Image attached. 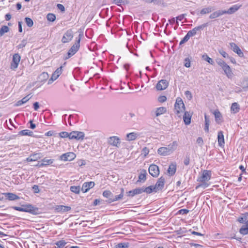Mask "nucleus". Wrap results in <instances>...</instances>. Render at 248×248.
I'll list each match as a JSON object with an SVG mask.
<instances>
[{
  "label": "nucleus",
  "instance_id": "864d4df0",
  "mask_svg": "<svg viewBox=\"0 0 248 248\" xmlns=\"http://www.w3.org/2000/svg\"><path fill=\"white\" fill-rule=\"evenodd\" d=\"M218 52L224 58H229L228 54L222 49L218 50Z\"/></svg>",
  "mask_w": 248,
  "mask_h": 248
},
{
  "label": "nucleus",
  "instance_id": "a18cd8bd",
  "mask_svg": "<svg viewBox=\"0 0 248 248\" xmlns=\"http://www.w3.org/2000/svg\"><path fill=\"white\" fill-rule=\"evenodd\" d=\"M47 19L51 22H53L56 20V16L54 14L49 13L46 16Z\"/></svg>",
  "mask_w": 248,
  "mask_h": 248
},
{
  "label": "nucleus",
  "instance_id": "4468645a",
  "mask_svg": "<svg viewBox=\"0 0 248 248\" xmlns=\"http://www.w3.org/2000/svg\"><path fill=\"white\" fill-rule=\"evenodd\" d=\"M221 68L223 70L224 74L228 78L230 79H232V78L233 77V73L231 67L228 64H226Z\"/></svg>",
  "mask_w": 248,
  "mask_h": 248
},
{
  "label": "nucleus",
  "instance_id": "e2e57ef3",
  "mask_svg": "<svg viewBox=\"0 0 248 248\" xmlns=\"http://www.w3.org/2000/svg\"><path fill=\"white\" fill-rule=\"evenodd\" d=\"M57 7L62 12H64L65 11V8L64 6L61 4H58Z\"/></svg>",
  "mask_w": 248,
  "mask_h": 248
},
{
  "label": "nucleus",
  "instance_id": "4d7b16f0",
  "mask_svg": "<svg viewBox=\"0 0 248 248\" xmlns=\"http://www.w3.org/2000/svg\"><path fill=\"white\" fill-rule=\"evenodd\" d=\"M185 95L188 100H191L192 98V94L189 91H186L185 92Z\"/></svg>",
  "mask_w": 248,
  "mask_h": 248
},
{
  "label": "nucleus",
  "instance_id": "9b49d317",
  "mask_svg": "<svg viewBox=\"0 0 248 248\" xmlns=\"http://www.w3.org/2000/svg\"><path fill=\"white\" fill-rule=\"evenodd\" d=\"M73 37V34L72 31L71 30H68L63 35L62 39V42L63 43H68L72 39Z\"/></svg>",
  "mask_w": 248,
  "mask_h": 248
},
{
  "label": "nucleus",
  "instance_id": "ddd939ff",
  "mask_svg": "<svg viewBox=\"0 0 248 248\" xmlns=\"http://www.w3.org/2000/svg\"><path fill=\"white\" fill-rule=\"evenodd\" d=\"M207 26V24H203L200 26H199L198 27H196L194 28H193L192 30H190L188 31L187 33V34L190 37L194 35H195L196 34L197 31H200L203 29L204 28Z\"/></svg>",
  "mask_w": 248,
  "mask_h": 248
},
{
  "label": "nucleus",
  "instance_id": "603ef678",
  "mask_svg": "<svg viewBox=\"0 0 248 248\" xmlns=\"http://www.w3.org/2000/svg\"><path fill=\"white\" fill-rule=\"evenodd\" d=\"M189 38L190 37L186 34V35L183 38V39L180 42V45H181L186 43L189 40Z\"/></svg>",
  "mask_w": 248,
  "mask_h": 248
},
{
  "label": "nucleus",
  "instance_id": "79ce46f5",
  "mask_svg": "<svg viewBox=\"0 0 248 248\" xmlns=\"http://www.w3.org/2000/svg\"><path fill=\"white\" fill-rule=\"evenodd\" d=\"M66 244V243L64 240L59 241L55 243V245L57 246L55 248H63Z\"/></svg>",
  "mask_w": 248,
  "mask_h": 248
},
{
  "label": "nucleus",
  "instance_id": "c9c22d12",
  "mask_svg": "<svg viewBox=\"0 0 248 248\" xmlns=\"http://www.w3.org/2000/svg\"><path fill=\"white\" fill-rule=\"evenodd\" d=\"M123 197V193H120L119 195L116 196L114 198H109L107 201L108 203H110L115 201H118L119 200H121Z\"/></svg>",
  "mask_w": 248,
  "mask_h": 248
},
{
  "label": "nucleus",
  "instance_id": "4c0bfd02",
  "mask_svg": "<svg viewBox=\"0 0 248 248\" xmlns=\"http://www.w3.org/2000/svg\"><path fill=\"white\" fill-rule=\"evenodd\" d=\"M49 77V75L46 72H43L39 77V78L41 82L46 80Z\"/></svg>",
  "mask_w": 248,
  "mask_h": 248
},
{
  "label": "nucleus",
  "instance_id": "20e7f679",
  "mask_svg": "<svg viewBox=\"0 0 248 248\" xmlns=\"http://www.w3.org/2000/svg\"><path fill=\"white\" fill-rule=\"evenodd\" d=\"M83 35L82 34H79V38L78 40L77 41V42L72 46L71 48L69 50L67 55L68 56L65 58V59H67L74 55L77 51L78 50L80 46V41L81 39V37Z\"/></svg>",
  "mask_w": 248,
  "mask_h": 248
},
{
  "label": "nucleus",
  "instance_id": "49530a36",
  "mask_svg": "<svg viewBox=\"0 0 248 248\" xmlns=\"http://www.w3.org/2000/svg\"><path fill=\"white\" fill-rule=\"evenodd\" d=\"M103 195L104 197L107 198L108 199L109 198H112V193L109 190L104 191L103 193Z\"/></svg>",
  "mask_w": 248,
  "mask_h": 248
},
{
  "label": "nucleus",
  "instance_id": "7c9ffc66",
  "mask_svg": "<svg viewBox=\"0 0 248 248\" xmlns=\"http://www.w3.org/2000/svg\"><path fill=\"white\" fill-rule=\"evenodd\" d=\"M167 111V109L166 108L161 107L158 108L156 109L155 110V116L158 117L162 114L165 113Z\"/></svg>",
  "mask_w": 248,
  "mask_h": 248
},
{
  "label": "nucleus",
  "instance_id": "8fccbe9b",
  "mask_svg": "<svg viewBox=\"0 0 248 248\" xmlns=\"http://www.w3.org/2000/svg\"><path fill=\"white\" fill-rule=\"evenodd\" d=\"M129 247L128 243H120L116 245L117 248H127Z\"/></svg>",
  "mask_w": 248,
  "mask_h": 248
},
{
  "label": "nucleus",
  "instance_id": "f3484780",
  "mask_svg": "<svg viewBox=\"0 0 248 248\" xmlns=\"http://www.w3.org/2000/svg\"><path fill=\"white\" fill-rule=\"evenodd\" d=\"M94 186L93 182H86L82 186L81 190L84 192H87L90 188Z\"/></svg>",
  "mask_w": 248,
  "mask_h": 248
},
{
  "label": "nucleus",
  "instance_id": "6e6d98bb",
  "mask_svg": "<svg viewBox=\"0 0 248 248\" xmlns=\"http://www.w3.org/2000/svg\"><path fill=\"white\" fill-rule=\"evenodd\" d=\"M31 96H30V94H28L21 99L22 102H23L24 104H25L27 101H28L31 98Z\"/></svg>",
  "mask_w": 248,
  "mask_h": 248
},
{
  "label": "nucleus",
  "instance_id": "338daca9",
  "mask_svg": "<svg viewBox=\"0 0 248 248\" xmlns=\"http://www.w3.org/2000/svg\"><path fill=\"white\" fill-rule=\"evenodd\" d=\"M142 153L145 156L147 155L149 153V150L147 147H144L142 149Z\"/></svg>",
  "mask_w": 248,
  "mask_h": 248
},
{
  "label": "nucleus",
  "instance_id": "09e8293b",
  "mask_svg": "<svg viewBox=\"0 0 248 248\" xmlns=\"http://www.w3.org/2000/svg\"><path fill=\"white\" fill-rule=\"evenodd\" d=\"M24 212H32L33 211V207L31 205H27L23 206Z\"/></svg>",
  "mask_w": 248,
  "mask_h": 248
},
{
  "label": "nucleus",
  "instance_id": "f704fd0d",
  "mask_svg": "<svg viewBox=\"0 0 248 248\" xmlns=\"http://www.w3.org/2000/svg\"><path fill=\"white\" fill-rule=\"evenodd\" d=\"M231 109L232 112L233 113L238 112L240 109L238 104L237 103H232Z\"/></svg>",
  "mask_w": 248,
  "mask_h": 248
},
{
  "label": "nucleus",
  "instance_id": "7ed1b4c3",
  "mask_svg": "<svg viewBox=\"0 0 248 248\" xmlns=\"http://www.w3.org/2000/svg\"><path fill=\"white\" fill-rule=\"evenodd\" d=\"M211 178V171L207 170L203 171L201 177H200L198 181L203 183L202 184L196 186V189L199 187H202L205 188L208 186V184L205 183V182L208 181Z\"/></svg>",
  "mask_w": 248,
  "mask_h": 248
},
{
  "label": "nucleus",
  "instance_id": "774afa93",
  "mask_svg": "<svg viewBox=\"0 0 248 248\" xmlns=\"http://www.w3.org/2000/svg\"><path fill=\"white\" fill-rule=\"evenodd\" d=\"M247 218L246 217H239L238 219V221L240 222V223H243L244 221H247Z\"/></svg>",
  "mask_w": 248,
  "mask_h": 248
},
{
  "label": "nucleus",
  "instance_id": "f03ea898",
  "mask_svg": "<svg viewBox=\"0 0 248 248\" xmlns=\"http://www.w3.org/2000/svg\"><path fill=\"white\" fill-rule=\"evenodd\" d=\"M185 111V106L182 99L178 97L176 99L174 105V112L177 116L180 117Z\"/></svg>",
  "mask_w": 248,
  "mask_h": 248
},
{
  "label": "nucleus",
  "instance_id": "69168bd1",
  "mask_svg": "<svg viewBox=\"0 0 248 248\" xmlns=\"http://www.w3.org/2000/svg\"><path fill=\"white\" fill-rule=\"evenodd\" d=\"M189 162H190V158H189V157L188 156H186V158L184 160V164L185 165H188L189 164Z\"/></svg>",
  "mask_w": 248,
  "mask_h": 248
},
{
  "label": "nucleus",
  "instance_id": "2f4dec72",
  "mask_svg": "<svg viewBox=\"0 0 248 248\" xmlns=\"http://www.w3.org/2000/svg\"><path fill=\"white\" fill-rule=\"evenodd\" d=\"M5 195L7 198L10 201L17 200L19 198L17 195L12 193H7Z\"/></svg>",
  "mask_w": 248,
  "mask_h": 248
},
{
  "label": "nucleus",
  "instance_id": "37998d69",
  "mask_svg": "<svg viewBox=\"0 0 248 248\" xmlns=\"http://www.w3.org/2000/svg\"><path fill=\"white\" fill-rule=\"evenodd\" d=\"M9 28L7 26H3L0 30V36H2L5 33L8 32Z\"/></svg>",
  "mask_w": 248,
  "mask_h": 248
},
{
  "label": "nucleus",
  "instance_id": "de8ad7c7",
  "mask_svg": "<svg viewBox=\"0 0 248 248\" xmlns=\"http://www.w3.org/2000/svg\"><path fill=\"white\" fill-rule=\"evenodd\" d=\"M25 20L26 23L28 27H31L33 26V22L31 18L26 17Z\"/></svg>",
  "mask_w": 248,
  "mask_h": 248
},
{
  "label": "nucleus",
  "instance_id": "dca6fc26",
  "mask_svg": "<svg viewBox=\"0 0 248 248\" xmlns=\"http://www.w3.org/2000/svg\"><path fill=\"white\" fill-rule=\"evenodd\" d=\"M164 184L165 179L163 177H161L154 186L155 191L156 192L158 190H161L164 187Z\"/></svg>",
  "mask_w": 248,
  "mask_h": 248
},
{
  "label": "nucleus",
  "instance_id": "cd10ccee",
  "mask_svg": "<svg viewBox=\"0 0 248 248\" xmlns=\"http://www.w3.org/2000/svg\"><path fill=\"white\" fill-rule=\"evenodd\" d=\"M214 114L215 115L216 122L218 124L221 123L222 115L221 113L218 110H216L214 112Z\"/></svg>",
  "mask_w": 248,
  "mask_h": 248
},
{
  "label": "nucleus",
  "instance_id": "13d9d810",
  "mask_svg": "<svg viewBox=\"0 0 248 248\" xmlns=\"http://www.w3.org/2000/svg\"><path fill=\"white\" fill-rule=\"evenodd\" d=\"M184 65L187 68L190 67V61L188 58L185 59Z\"/></svg>",
  "mask_w": 248,
  "mask_h": 248
},
{
  "label": "nucleus",
  "instance_id": "393cba45",
  "mask_svg": "<svg viewBox=\"0 0 248 248\" xmlns=\"http://www.w3.org/2000/svg\"><path fill=\"white\" fill-rule=\"evenodd\" d=\"M41 156L39 154H35L31 155L29 157L27 158L26 161L27 162H31L40 159Z\"/></svg>",
  "mask_w": 248,
  "mask_h": 248
},
{
  "label": "nucleus",
  "instance_id": "6ab92c4d",
  "mask_svg": "<svg viewBox=\"0 0 248 248\" xmlns=\"http://www.w3.org/2000/svg\"><path fill=\"white\" fill-rule=\"evenodd\" d=\"M142 193H143V190L141 187H139L128 191L127 194L128 196L133 197L136 195L140 194Z\"/></svg>",
  "mask_w": 248,
  "mask_h": 248
},
{
  "label": "nucleus",
  "instance_id": "39448f33",
  "mask_svg": "<svg viewBox=\"0 0 248 248\" xmlns=\"http://www.w3.org/2000/svg\"><path fill=\"white\" fill-rule=\"evenodd\" d=\"M108 144L112 146L118 148L121 143L120 139L117 136H111L109 137L107 140Z\"/></svg>",
  "mask_w": 248,
  "mask_h": 248
},
{
  "label": "nucleus",
  "instance_id": "c756f323",
  "mask_svg": "<svg viewBox=\"0 0 248 248\" xmlns=\"http://www.w3.org/2000/svg\"><path fill=\"white\" fill-rule=\"evenodd\" d=\"M176 170V165L175 164H171L168 168V172L170 175H173L175 174Z\"/></svg>",
  "mask_w": 248,
  "mask_h": 248
},
{
  "label": "nucleus",
  "instance_id": "aec40b11",
  "mask_svg": "<svg viewBox=\"0 0 248 248\" xmlns=\"http://www.w3.org/2000/svg\"><path fill=\"white\" fill-rule=\"evenodd\" d=\"M71 209V207L64 205H57L55 207V210L57 212H66Z\"/></svg>",
  "mask_w": 248,
  "mask_h": 248
},
{
  "label": "nucleus",
  "instance_id": "0eeeda50",
  "mask_svg": "<svg viewBox=\"0 0 248 248\" xmlns=\"http://www.w3.org/2000/svg\"><path fill=\"white\" fill-rule=\"evenodd\" d=\"M62 67L60 66L58 68L56 71L53 73L51 78L49 79L48 81V84H51L54 80L57 79L60 75L62 73Z\"/></svg>",
  "mask_w": 248,
  "mask_h": 248
},
{
  "label": "nucleus",
  "instance_id": "58836bf2",
  "mask_svg": "<svg viewBox=\"0 0 248 248\" xmlns=\"http://www.w3.org/2000/svg\"><path fill=\"white\" fill-rule=\"evenodd\" d=\"M19 134L21 135H24V136H33V132L28 130H23L19 132Z\"/></svg>",
  "mask_w": 248,
  "mask_h": 248
},
{
  "label": "nucleus",
  "instance_id": "a878e982",
  "mask_svg": "<svg viewBox=\"0 0 248 248\" xmlns=\"http://www.w3.org/2000/svg\"><path fill=\"white\" fill-rule=\"evenodd\" d=\"M53 162V159H48L46 158H45L42 160V163L41 164L38 163L35 166L41 167V166H46L47 165L51 164Z\"/></svg>",
  "mask_w": 248,
  "mask_h": 248
},
{
  "label": "nucleus",
  "instance_id": "5fc2aeb1",
  "mask_svg": "<svg viewBox=\"0 0 248 248\" xmlns=\"http://www.w3.org/2000/svg\"><path fill=\"white\" fill-rule=\"evenodd\" d=\"M167 100V97L166 96L161 95L158 97V101L160 103H163Z\"/></svg>",
  "mask_w": 248,
  "mask_h": 248
},
{
  "label": "nucleus",
  "instance_id": "412c9836",
  "mask_svg": "<svg viewBox=\"0 0 248 248\" xmlns=\"http://www.w3.org/2000/svg\"><path fill=\"white\" fill-rule=\"evenodd\" d=\"M139 135L135 132H131L126 135V140L127 141H132L135 140Z\"/></svg>",
  "mask_w": 248,
  "mask_h": 248
},
{
  "label": "nucleus",
  "instance_id": "423d86ee",
  "mask_svg": "<svg viewBox=\"0 0 248 248\" xmlns=\"http://www.w3.org/2000/svg\"><path fill=\"white\" fill-rule=\"evenodd\" d=\"M85 137V134L83 132L73 131L71 132L70 140H83Z\"/></svg>",
  "mask_w": 248,
  "mask_h": 248
},
{
  "label": "nucleus",
  "instance_id": "f257e3e1",
  "mask_svg": "<svg viewBox=\"0 0 248 248\" xmlns=\"http://www.w3.org/2000/svg\"><path fill=\"white\" fill-rule=\"evenodd\" d=\"M177 146V142L176 141H174L168 145L167 147H162L159 148L157 150V153L160 155H169L176 150Z\"/></svg>",
  "mask_w": 248,
  "mask_h": 248
},
{
  "label": "nucleus",
  "instance_id": "e433bc0d",
  "mask_svg": "<svg viewBox=\"0 0 248 248\" xmlns=\"http://www.w3.org/2000/svg\"><path fill=\"white\" fill-rule=\"evenodd\" d=\"M141 189L143 190V192H146L147 193H151L153 191H155L154 186H151L147 187H142Z\"/></svg>",
  "mask_w": 248,
  "mask_h": 248
},
{
  "label": "nucleus",
  "instance_id": "a19ab883",
  "mask_svg": "<svg viewBox=\"0 0 248 248\" xmlns=\"http://www.w3.org/2000/svg\"><path fill=\"white\" fill-rule=\"evenodd\" d=\"M70 189L72 192L76 194H79L80 190V186H71Z\"/></svg>",
  "mask_w": 248,
  "mask_h": 248
},
{
  "label": "nucleus",
  "instance_id": "c03bdc74",
  "mask_svg": "<svg viewBox=\"0 0 248 248\" xmlns=\"http://www.w3.org/2000/svg\"><path fill=\"white\" fill-rule=\"evenodd\" d=\"M60 136L62 138H68L70 140L71 138V132L68 133L67 132H62L59 134Z\"/></svg>",
  "mask_w": 248,
  "mask_h": 248
},
{
  "label": "nucleus",
  "instance_id": "bf43d9fd",
  "mask_svg": "<svg viewBox=\"0 0 248 248\" xmlns=\"http://www.w3.org/2000/svg\"><path fill=\"white\" fill-rule=\"evenodd\" d=\"M26 45V41L23 40L21 44L18 45L17 47L18 49L22 48L25 46Z\"/></svg>",
  "mask_w": 248,
  "mask_h": 248
},
{
  "label": "nucleus",
  "instance_id": "a211bd4d",
  "mask_svg": "<svg viewBox=\"0 0 248 248\" xmlns=\"http://www.w3.org/2000/svg\"><path fill=\"white\" fill-rule=\"evenodd\" d=\"M225 14V10H219L214 12L209 16L210 19H214L219 17Z\"/></svg>",
  "mask_w": 248,
  "mask_h": 248
},
{
  "label": "nucleus",
  "instance_id": "ea45409f",
  "mask_svg": "<svg viewBox=\"0 0 248 248\" xmlns=\"http://www.w3.org/2000/svg\"><path fill=\"white\" fill-rule=\"evenodd\" d=\"M202 59L207 62L210 64L213 65L214 64V62L212 60V59L210 58L207 55L204 54L202 56Z\"/></svg>",
  "mask_w": 248,
  "mask_h": 248
},
{
  "label": "nucleus",
  "instance_id": "0e129e2a",
  "mask_svg": "<svg viewBox=\"0 0 248 248\" xmlns=\"http://www.w3.org/2000/svg\"><path fill=\"white\" fill-rule=\"evenodd\" d=\"M197 143L200 144L201 146L202 145L203 143L202 139L201 137H199L197 140Z\"/></svg>",
  "mask_w": 248,
  "mask_h": 248
},
{
  "label": "nucleus",
  "instance_id": "4be33fe9",
  "mask_svg": "<svg viewBox=\"0 0 248 248\" xmlns=\"http://www.w3.org/2000/svg\"><path fill=\"white\" fill-rule=\"evenodd\" d=\"M214 10V8L212 6H208L206 7L203 8L200 12V14L201 15H203L205 14H207L210 13L212 11Z\"/></svg>",
  "mask_w": 248,
  "mask_h": 248
},
{
  "label": "nucleus",
  "instance_id": "2eb2a0df",
  "mask_svg": "<svg viewBox=\"0 0 248 248\" xmlns=\"http://www.w3.org/2000/svg\"><path fill=\"white\" fill-rule=\"evenodd\" d=\"M230 45L231 46V48L233 50V51L237 53L239 57H244L243 53L236 44L234 43H231L230 44Z\"/></svg>",
  "mask_w": 248,
  "mask_h": 248
},
{
  "label": "nucleus",
  "instance_id": "052dcab7",
  "mask_svg": "<svg viewBox=\"0 0 248 248\" xmlns=\"http://www.w3.org/2000/svg\"><path fill=\"white\" fill-rule=\"evenodd\" d=\"M77 163L78 164L79 166H82L86 164L85 161L84 160L80 159L78 160L77 162Z\"/></svg>",
  "mask_w": 248,
  "mask_h": 248
},
{
  "label": "nucleus",
  "instance_id": "9d476101",
  "mask_svg": "<svg viewBox=\"0 0 248 248\" xmlns=\"http://www.w3.org/2000/svg\"><path fill=\"white\" fill-rule=\"evenodd\" d=\"M21 57L18 54H15L13 56L12 62L11 64V69H16L20 61Z\"/></svg>",
  "mask_w": 248,
  "mask_h": 248
},
{
  "label": "nucleus",
  "instance_id": "c85d7f7f",
  "mask_svg": "<svg viewBox=\"0 0 248 248\" xmlns=\"http://www.w3.org/2000/svg\"><path fill=\"white\" fill-rule=\"evenodd\" d=\"M239 232L243 235H246L248 234V220L247 221L245 224L240 229Z\"/></svg>",
  "mask_w": 248,
  "mask_h": 248
},
{
  "label": "nucleus",
  "instance_id": "f8f14e48",
  "mask_svg": "<svg viewBox=\"0 0 248 248\" xmlns=\"http://www.w3.org/2000/svg\"><path fill=\"white\" fill-rule=\"evenodd\" d=\"M76 157L75 154L72 152H69L62 154L60 158L61 160L63 161H72Z\"/></svg>",
  "mask_w": 248,
  "mask_h": 248
},
{
  "label": "nucleus",
  "instance_id": "1a4fd4ad",
  "mask_svg": "<svg viewBox=\"0 0 248 248\" xmlns=\"http://www.w3.org/2000/svg\"><path fill=\"white\" fill-rule=\"evenodd\" d=\"M169 85V82L166 79L159 80L156 84V88L158 91L165 90Z\"/></svg>",
  "mask_w": 248,
  "mask_h": 248
},
{
  "label": "nucleus",
  "instance_id": "6e6552de",
  "mask_svg": "<svg viewBox=\"0 0 248 248\" xmlns=\"http://www.w3.org/2000/svg\"><path fill=\"white\" fill-rule=\"evenodd\" d=\"M149 172L153 177H156L159 174L158 167L155 164H152L149 166Z\"/></svg>",
  "mask_w": 248,
  "mask_h": 248
},
{
  "label": "nucleus",
  "instance_id": "72a5a7b5",
  "mask_svg": "<svg viewBox=\"0 0 248 248\" xmlns=\"http://www.w3.org/2000/svg\"><path fill=\"white\" fill-rule=\"evenodd\" d=\"M204 119H205V127L204 130L206 132H209V127L210 124V120L208 116L205 114L204 115Z\"/></svg>",
  "mask_w": 248,
  "mask_h": 248
},
{
  "label": "nucleus",
  "instance_id": "3c124183",
  "mask_svg": "<svg viewBox=\"0 0 248 248\" xmlns=\"http://www.w3.org/2000/svg\"><path fill=\"white\" fill-rule=\"evenodd\" d=\"M217 63L221 67V68L223 67L226 64V62L221 59H217Z\"/></svg>",
  "mask_w": 248,
  "mask_h": 248
},
{
  "label": "nucleus",
  "instance_id": "b1692460",
  "mask_svg": "<svg viewBox=\"0 0 248 248\" xmlns=\"http://www.w3.org/2000/svg\"><path fill=\"white\" fill-rule=\"evenodd\" d=\"M191 115L188 112H185L183 115V120L185 124L188 125L190 124Z\"/></svg>",
  "mask_w": 248,
  "mask_h": 248
},
{
  "label": "nucleus",
  "instance_id": "680f3d73",
  "mask_svg": "<svg viewBox=\"0 0 248 248\" xmlns=\"http://www.w3.org/2000/svg\"><path fill=\"white\" fill-rule=\"evenodd\" d=\"M189 212V210H187L186 209H181L179 211H178V213L181 214H183V215H184V214H186L187 213H188Z\"/></svg>",
  "mask_w": 248,
  "mask_h": 248
},
{
  "label": "nucleus",
  "instance_id": "473e14b6",
  "mask_svg": "<svg viewBox=\"0 0 248 248\" xmlns=\"http://www.w3.org/2000/svg\"><path fill=\"white\" fill-rule=\"evenodd\" d=\"M146 171L145 170H142L140 172V174L139 176V179L138 182H144L146 180Z\"/></svg>",
  "mask_w": 248,
  "mask_h": 248
},
{
  "label": "nucleus",
  "instance_id": "5701e85b",
  "mask_svg": "<svg viewBox=\"0 0 248 248\" xmlns=\"http://www.w3.org/2000/svg\"><path fill=\"white\" fill-rule=\"evenodd\" d=\"M217 140L219 146H223L224 144V139L222 131H220L218 132Z\"/></svg>",
  "mask_w": 248,
  "mask_h": 248
},
{
  "label": "nucleus",
  "instance_id": "bb28decb",
  "mask_svg": "<svg viewBox=\"0 0 248 248\" xmlns=\"http://www.w3.org/2000/svg\"><path fill=\"white\" fill-rule=\"evenodd\" d=\"M240 6L235 5L230 7L228 10H225V14H232L237 11Z\"/></svg>",
  "mask_w": 248,
  "mask_h": 248
}]
</instances>
